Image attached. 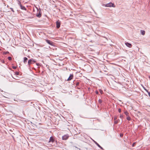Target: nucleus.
<instances>
[{
    "label": "nucleus",
    "mask_w": 150,
    "mask_h": 150,
    "mask_svg": "<svg viewBox=\"0 0 150 150\" xmlns=\"http://www.w3.org/2000/svg\"><path fill=\"white\" fill-rule=\"evenodd\" d=\"M36 62L35 59H30L28 60V64L30 65L31 64H34L36 63Z\"/></svg>",
    "instance_id": "obj_1"
},
{
    "label": "nucleus",
    "mask_w": 150,
    "mask_h": 150,
    "mask_svg": "<svg viewBox=\"0 0 150 150\" xmlns=\"http://www.w3.org/2000/svg\"><path fill=\"white\" fill-rule=\"evenodd\" d=\"M42 15V12L41 10L40 9H37V13L36 14V16L40 18L41 16Z\"/></svg>",
    "instance_id": "obj_2"
},
{
    "label": "nucleus",
    "mask_w": 150,
    "mask_h": 150,
    "mask_svg": "<svg viewBox=\"0 0 150 150\" xmlns=\"http://www.w3.org/2000/svg\"><path fill=\"white\" fill-rule=\"evenodd\" d=\"M105 6L109 7H115V5L114 4L112 3H109L108 4H106L105 5Z\"/></svg>",
    "instance_id": "obj_3"
},
{
    "label": "nucleus",
    "mask_w": 150,
    "mask_h": 150,
    "mask_svg": "<svg viewBox=\"0 0 150 150\" xmlns=\"http://www.w3.org/2000/svg\"><path fill=\"white\" fill-rule=\"evenodd\" d=\"M101 69L104 72L107 71V70H108L107 67L106 66L104 65H102L101 67Z\"/></svg>",
    "instance_id": "obj_4"
},
{
    "label": "nucleus",
    "mask_w": 150,
    "mask_h": 150,
    "mask_svg": "<svg viewBox=\"0 0 150 150\" xmlns=\"http://www.w3.org/2000/svg\"><path fill=\"white\" fill-rule=\"evenodd\" d=\"M69 136L68 134H67L64 135L62 137V139L63 140H66L69 137Z\"/></svg>",
    "instance_id": "obj_5"
},
{
    "label": "nucleus",
    "mask_w": 150,
    "mask_h": 150,
    "mask_svg": "<svg viewBox=\"0 0 150 150\" xmlns=\"http://www.w3.org/2000/svg\"><path fill=\"white\" fill-rule=\"evenodd\" d=\"M46 42L48 44L52 46L54 45V42L49 40L46 39L45 40Z\"/></svg>",
    "instance_id": "obj_6"
},
{
    "label": "nucleus",
    "mask_w": 150,
    "mask_h": 150,
    "mask_svg": "<svg viewBox=\"0 0 150 150\" xmlns=\"http://www.w3.org/2000/svg\"><path fill=\"white\" fill-rule=\"evenodd\" d=\"M56 28H60V22L59 21H58L56 22Z\"/></svg>",
    "instance_id": "obj_7"
},
{
    "label": "nucleus",
    "mask_w": 150,
    "mask_h": 150,
    "mask_svg": "<svg viewBox=\"0 0 150 150\" xmlns=\"http://www.w3.org/2000/svg\"><path fill=\"white\" fill-rule=\"evenodd\" d=\"M73 75L72 74H70L67 80V81H69L71 80L72 79H73Z\"/></svg>",
    "instance_id": "obj_8"
},
{
    "label": "nucleus",
    "mask_w": 150,
    "mask_h": 150,
    "mask_svg": "<svg viewBox=\"0 0 150 150\" xmlns=\"http://www.w3.org/2000/svg\"><path fill=\"white\" fill-rule=\"evenodd\" d=\"M55 141V140L53 137L52 136H51L49 139V142H52V143L54 142Z\"/></svg>",
    "instance_id": "obj_9"
},
{
    "label": "nucleus",
    "mask_w": 150,
    "mask_h": 150,
    "mask_svg": "<svg viewBox=\"0 0 150 150\" xmlns=\"http://www.w3.org/2000/svg\"><path fill=\"white\" fill-rule=\"evenodd\" d=\"M125 44L127 47L129 48H131L132 47V45L130 43H129L128 42H126L125 43Z\"/></svg>",
    "instance_id": "obj_10"
},
{
    "label": "nucleus",
    "mask_w": 150,
    "mask_h": 150,
    "mask_svg": "<svg viewBox=\"0 0 150 150\" xmlns=\"http://www.w3.org/2000/svg\"><path fill=\"white\" fill-rule=\"evenodd\" d=\"M94 142L100 148V149L102 150H104V149H103L102 147H101L100 145L98 143H97L96 142L94 141Z\"/></svg>",
    "instance_id": "obj_11"
},
{
    "label": "nucleus",
    "mask_w": 150,
    "mask_h": 150,
    "mask_svg": "<svg viewBox=\"0 0 150 150\" xmlns=\"http://www.w3.org/2000/svg\"><path fill=\"white\" fill-rule=\"evenodd\" d=\"M21 8L23 10H26V8L24 6H22V5H21L20 6Z\"/></svg>",
    "instance_id": "obj_12"
},
{
    "label": "nucleus",
    "mask_w": 150,
    "mask_h": 150,
    "mask_svg": "<svg viewBox=\"0 0 150 150\" xmlns=\"http://www.w3.org/2000/svg\"><path fill=\"white\" fill-rule=\"evenodd\" d=\"M28 58L26 57H24L23 59V62L24 63H26L27 62Z\"/></svg>",
    "instance_id": "obj_13"
},
{
    "label": "nucleus",
    "mask_w": 150,
    "mask_h": 150,
    "mask_svg": "<svg viewBox=\"0 0 150 150\" xmlns=\"http://www.w3.org/2000/svg\"><path fill=\"white\" fill-rule=\"evenodd\" d=\"M145 31L144 30H141V34L143 35H144L145 34Z\"/></svg>",
    "instance_id": "obj_14"
},
{
    "label": "nucleus",
    "mask_w": 150,
    "mask_h": 150,
    "mask_svg": "<svg viewBox=\"0 0 150 150\" xmlns=\"http://www.w3.org/2000/svg\"><path fill=\"white\" fill-rule=\"evenodd\" d=\"M17 3L18 4L19 6H20L21 5H22L21 4V1H20L19 0H17Z\"/></svg>",
    "instance_id": "obj_15"
},
{
    "label": "nucleus",
    "mask_w": 150,
    "mask_h": 150,
    "mask_svg": "<svg viewBox=\"0 0 150 150\" xmlns=\"http://www.w3.org/2000/svg\"><path fill=\"white\" fill-rule=\"evenodd\" d=\"M124 113L126 115V116H128L129 113L127 111H126L125 112H124Z\"/></svg>",
    "instance_id": "obj_16"
},
{
    "label": "nucleus",
    "mask_w": 150,
    "mask_h": 150,
    "mask_svg": "<svg viewBox=\"0 0 150 150\" xmlns=\"http://www.w3.org/2000/svg\"><path fill=\"white\" fill-rule=\"evenodd\" d=\"M9 52H8V51H6V52H4V53H3V54H8L9 53Z\"/></svg>",
    "instance_id": "obj_17"
},
{
    "label": "nucleus",
    "mask_w": 150,
    "mask_h": 150,
    "mask_svg": "<svg viewBox=\"0 0 150 150\" xmlns=\"http://www.w3.org/2000/svg\"><path fill=\"white\" fill-rule=\"evenodd\" d=\"M98 102L100 104L102 103V101L101 99H99L98 100Z\"/></svg>",
    "instance_id": "obj_18"
},
{
    "label": "nucleus",
    "mask_w": 150,
    "mask_h": 150,
    "mask_svg": "<svg viewBox=\"0 0 150 150\" xmlns=\"http://www.w3.org/2000/svg\"><path fill=\"white\" fill-rule=\"evenodd\" d=\"M127 120H131V118L129 117H128L127 118Z\"/></svg>",
    "instance_id": "obj_19"
},
{
    "label": "nucleus",
    "mask_w": 150,
    "mask_h": 150,
    "mask_svg": "<svg viewBox=\"0 0 150 150\" xmlns=\"http://www.w3.org/2000/svg\"><path fill=\"white\" fill-rule=\"evenodd\" d=\"M8 59L9 60H11L12 59V58L11 57H8Z\"/></svg>",
    "instance_id": "obj_20"
},
{
    "label": "nucleus",
    "mask_w": 150,
    "mask_h": 150,
    "mask_svg": "<svg viewBox=\"0 0 150 150\" xmlns=\"http://www.w3.org/2000/svg\"><path fill=\"white\" fill-rule=\"evenodd\" d=\"M15 73L16 75H19V72L17 71Z\"/></svg>",
    "instance_id": "obj_21"
},
{
    "label": "nucleus",
    "mask_w": 150,
    "mask_h": 150,
    "mask_svg": "<svg viewBox=\"0 0 150 150\" xmlns=\"http://www.w3.org/2000/svg\"><path fill=\"white\" fill-rule=\"evenodd\" d=\"M117 117L116 116H115L114 117V120H116L117 119Z\"/></svg>",
    "instance_id": "obj_22"
},
{
    "label": "nucleus",
    "mask_w": 150,
    "mask_h": 150,
    "mask_svg": "<svg viewBox=\"0 0 150 150\" xmlns=\"http://www.w3.org/2000/svg\"><path fill=\"white\" fill-rule=\"evenodd\" d=\"M10 9L11 10V11L13 12L14 13V11L13 10V8H10Z\"/></svg>",
    "instance_id": "obj_23"
},
{
    "label": "nucleus",
    "mask_w": 150,
    "mask_h": 150,
    "mask_svg": "<svg viewBox=\"0 0 150 150\" xmlns=\"http://www.w3.org/2000/svg\"><path fill=\"white\" fill-rule=\"evenodd\" d=\"M12 67L14 69H16V68L17 67L15 66H12Z\"/></svg>",
    "instance_id": "obj_24"
},
{
    "label": "nucleus",
    "mask_w": 150,
    "mask_h": 150,
    "mask_svg": "<svg viewBox=\"0 0 150 150\" xmlns=\"http://www.w3.org/2000/svg\"><path fill=\"white\" fill-rule=\"evenodd\" d=\"M100 92L101 93V94H102L103 93V91L101 90H100Z\"/></svg>",
    "instance_id": "obj_25"
},
{
    "label": "nucleus",
    "mask_w": 150,
    "mask_h": 150,
    "mask_svg": "<svg viewBox=\"0 0 150 150\" xmlns=\"http://www.w3.org/2000/svg\"><path fill=\"white\" fill-rule=\"evenodd\" d=\"M79 84V82H76V86H78Z\"/></svg>",
    "instance_id": "obj_26"
},
{
    "label": "nucleus",
    "mask_w": 150,
    "mask_h": 150,
    "mask_svg": "<svg viewBox=\"0 0 150 150\" xmlns=\"http://www.w3.org/2000/svg\"><path fill=\"white\" fill-rule=\"evenodd\" d=\"M118 122V121H115L114 122V123L115 124H117Z\"/></svg>",
    "instance_id": "obj_27"
},
{
    "label": "nucleus",
    "mask_w": 150,
    "mask_h": 150,
    "mask_svg": "<svg viewBox=\"0 0 150 150\" xmlns=\"http://www.w3.org/2000/svg\"><path fill=\"white\" fill-rule=\"evenodd\" d=\"M135 144V142H134L133 143V144L132 145V147H134V146Z\"/></svg>",
    "instance_id": "obj_28"
},
{
    "label": "nucleus",
    "mask_w": 150,
    "mask_h": 150,
    "mask_svg": "<svg viewBox=\"0 0 150 150\" xmlns=\"http://www.w3.org/2000/svg\"><path fill=\"white\" fill-rule=\"evenodd\" d=\"M121 109L120 108H119L118 110V112H121Z\"/></svg>",
    "instance_id": "obj_29"
},
{
    "label": "nucleus",
    "mask_w": 150,
    "mask_h": 150,
    "mask_svg": "<svg viewBox=\"0 0 150 150\" xmlns=\"http://www.w3.org/2000/svg\"><path fill=\"white\" fill-rule=\"evenodd\" d=\"M1 61L3 63H4V61L3 59L1 60Z\"/></svg>",
    "instance_id": "obj_30"
},
{
    "label": "nucleus",
    "mask_w": 150,
    "mask_h": 150,
    "mask_svg": "<svg viewBox=\"0 0 150 150\" xmlns=\"http://www.w3.org/2000/svg\"><path fill=\"white\" fill-rule=\"evenodd\" d=\"M96 93V94H98V92L97 91H96L95 92Z\"/></svg>",
    "instance_id": "obj_31"
},
{
    "label": "nucleus",
    "mask_w": 150,
    "mask_h": 150,
    "mask_svg": "<svg viewBox=\"0 0 150 150\" xmlns=\"http://www.w3.org/2000/svg\"><path fill=\"white\" fill-rule=\"evenodd\" d=\"M36 64L38 66H39L40 65V64L39 63H36Z\"/></svg>",
    "instance_id": "obj_32"
},
{
    "label": "nucleus",
    "mask_w": 150,
    "mask_h": 150,
    "mask_svg": "<svg viewBox=\"0 0 150 150\" xmlns=\"http://www.w3.org/2000/svg\"><path fill=\"white\" fill-rule=\"evenodd\" d=\"M120 117L121 118H122V117H123V116L122 115H120Z\"/></svg>",
    "instance_id": "obj_33"
},
{
    "label": "nucleus",
    "mask_w": 150,
    "mask_h": 150,
    "mask_svg": "<svg viewBox=\"0 0 150 150\" xmlns=\"http://www.w3.org/2000/svg\"><path fill=\"white\" fill-rule=\"evenodd\" d=\"M145 91L148 93V92H149V91L146 89H145Z\"/></svg>",
    "instance_id": "obj_34"
},
{
    "label": "nucleus",
    "mask_w": 150,
    "mask_h": 150,
    "mask_svg": "<svg viewBox=\"0 0 150 150\" xmlns=\"http://www.w3.org/2000/svg\"><path fill=\"white\" fill-rule=\"evenodd\" d=\"M148 94L149 95V97H150V92H148Z\"/></svg>",
    "instance_id": "obj_35"
},
{
    "label": "nucleus",
    "mask_w": 150,
    "mask_h": 150,
    "mask_svg": "<svg viewBox=\"0 0 150 150\" xmlns=\"http://www.w3.org/2000/svg\"><path fill=\"white\" fill-rule=\"evenodd\" d=\"M123 134H120V137H122V136H123Z\"/></svg>",
    "instance_id": "obj_36"
},
{
    "label": "nucleus",
    "mask_w": 150,
    "mask_h": 150,
    "mask_svg": "<svg viewBox=\"0 0 150 150\" xmlns=\"http://www.w3.org/2000/svg\"><path fill=\"white\" fill-rule=\"evenodd\" d=\"M74 81H73V82H74V83H74Z\"/></svg>",
    "instance_id": "obj_37"
},
{
    "label": "nucleus",
    "mask_w": 150,
    "mask_h": 150,
    "mask_svg": "<svg viewBox=\"0 0 150 150\" xmlns=\"http://www.w3.org/2000/svg\"><path fill=\"white\" fill-rule=\"evenodd\" d=\"M56 143H57V141H56Z\"/></svg>",
    "instance_id": "obj_38"
}]
</instances>
